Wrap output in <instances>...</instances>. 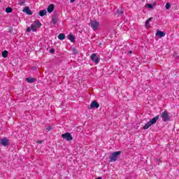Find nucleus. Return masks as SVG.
Masks as SVG:
<instances>
[{
	"label": "nucleus",
	"mask_w": 179,
	"mask_h": 179,
	"mask_svg": "<svg viewBox=\"0 0 179 179\" xmlns=\"http://www.w3.org/2000/svg\"><path fill=\"white\" fill-rule=\"evenodd\" d=\"M50 52H51L52 54H54L55 52V50L50 49Z\"/></svg>",
	"instance_id": "26"
},
{
	"label": "nucleus",
	"mask_w": 179,
	"mask_h": 179,
	"mask_svg": "<svg viewBox=\"0 0 179 179\" xmlns=\"http://www.w3.org/2000/svg\"><path fill=\"white\" fill-rule=\"evenodd\" d=\"M68 38L70 40V41H75V36H73L72 34H69L68 36Z\"/></svg>",
	"instance_id": "19"
},
{
	"label": "nucleus",
	"mask_w": 179,
	"mask_h": 179,
	"mask_svg": "<svg viewBox=\"0 0 179 179\" xmlns=\"http://www.w3.org/2000/svg\"><path fill=\"white\" fill-rule=\"evenodd\" d=\"M99 107H100V104L96 101H93L90 104V108H99Z\"/></svg>",
	"instance_id": "7"
},
{
	"label": "nucleus",
	"mask_w": 179,
	"mask_h": 179,
	"mask_svg": "<svg viewBox=\"0 0 179 179\" xmlns=\"http://www.w3.org/2000/svg\"><path fill=\"white\" fill-rule=\"evenodd\" d=\"M120 155H121V151L113 152L109 157L110 162H117V159H118V156H120Z\"/></svg>",
	"instance_id": "3"
},
{
	"label": "nucleus",
	"mask_w": 179,
	"mask_h": 179,
	"mask_svg": "<svg viewBox=\"0 0 179 179\" xmlns=\"http://www.w3.org/2000/svg\"><path fill=\"white\" fill-rule=\"evenodd\" d=\"M91 59L92 61H94L95 64H99V62H100V59L97 57V55H96L95 53H93L91 55Z\"/></svg>",
	"instance_id": "6"
},
{
	"label": "nucleus",
	"mask_w": 179,
	"mask_h": 179,
	"mask_svg": "<svg viewBox=\"0 0 179 179\" xmlns=\"http://www.w3.org/2000/svg\"><path fill=\"white\" fill-rule=\"evenodd\" d=\"M1 55L3 58H6L8 57V50H4L2 53Z\"/></svg>",
	"instance_id": "20"
},
{
	"label": "nucleus",
	"mask_w": 179,
	"mask_h": 179,
	"mask_svg": "<svg viewBox=\"0 0 179 179\" xmlns=\"http://www.w3.org/2000/svg\"><path fill=\"white\" fill-rule=\"evenodd\" d=\"M22 12L24 13H27V15H33V12H31V10H30V8L29 6H26L23 10Z\"/></svg>",
	"instance_id": "8"
},
{
	"label": "nucleus",
	"mask_w": 179,
	"mask_h": 179,
	"mask_svg": "<svg viewBox=\"0 0 179 179\" xmlns=\"http://www.w3.org/2000/svg\"><path fill=\"white\" fill-rule=\"evenodd\" d=\"M161 118H162V121L164 122H167V121H170V116H169V112L167 110H164L161 114Z\"/></svg>",
	"instance_id": "2"
},
{
	"label": "nucleus",
	"mask_w": 179,
	"mask_h": 179,
	"mask_svg": "<svg viewBox=\"0 0 179 179\" xmlns=\"http://www.w3.org/2000/svg\"><path fill=\"white\" fill-rule=\"evenodd\" d=\"M100 26V24H99V22L97 21H92L91 22V27L94 30H97Z\"/></svg>",
	"instance_id": "5"
},
{
	"label": "nucleus",
	"mask_w": 179,
	"mask_h": 179,
	"mask_svg": "<svg viewBox=\"0 0 179 179\" xmlns=\"http://www.w3.org/2000/svg\"><path fill=\"white\" fill-rule=\"evenodd\" d=\"M62 138H63V139H66L67 142H69L73 139V138L72 137V135H71V133L69 132L62 134Z\"/></svg>",
	"instance_id": "4"
},
{
	"label": "nucleus",
	"mask_w": 179,
	"mask_h": 179,
	"mask_svg": "<svg viewBox=\"0 0 179 179\" xmlns=\"http://www.w3.org/2000/svg\"><path fill=\"white\" fill-rule=\"evenodd\" d=\"M38 143H42V141H38Z\"/></svg>",
	"instance_id": "32"
},
{
	"label": "nucleus",
	"mask_w": 179,
	"mask_h": 179,
	"mask_svg": "<svg viewBox=\"0 0 179 179\" xmlns=\"http://www.w3.org/2000/svg\"><path fill=\"white\" fill-rule=\"evenodd\" d=\"M6 13H12V12H13V9L10 7H8L6 8Z\"/></svg>",
	"instance_id": "18"
},
{
	"label": "nucleus",
	"mask_w": 179,
	"mask_h": 179,
	"mask_svg": "<svg viewBox=\"0 0 179 179\" xmlns=\"http://www.w3.org/2000/svg\"><path fill=\"white\" fill-rule=\"evenodd\" d=\"M0 143L3 146H8L9 145V141L6 138H3L1 140Z\"/></svg>",
	"instance_id": "9"
},
{
	"label": "nucleus",
	"mask_w": 179,
	"mask_h": 179,
	"mask_svg": "<svg viewBox=\"0 0 179 179\" xmlns=\"http://www.w3.org/2000/svg\"><path fill=\"white\" fill-rule=\"evenodd\" d=\"M116 16H117V17H120V16H123L124 15V10H117L116 11Z\"/></svg>",
	"instance_id": "13"
},
{
	"label": "nucleus",
	"mask_w": 179,
	"mask_h": 179,
	"mask_svg": "<svg viewBox=\"0 0 179 179\" xmlns=\"http://www.w3.org/2000/svg\"><path fill=\"white\" fill-rule=\"evenodd\" d=\"M73 52H75V54H78V50L75 48H73Z\"/></svg>",
	"instance_id": "28"
},
{
	"label": "nucleus",
	"mask_w": 179,
	"mask_h": 179,
	"mask_svg": "<svg viewBox=\"0 0 179 179\" xmlns=\"http://www.w3.org/2000/svg\"><path fill=\"white\" fill-rule=\"evenodd\" d=\"M27 31L28 33H30V31H31V28L27 27Z\"/></svg>",
	"instance_id": "25"
},
{
	"label": "nucleus",
	"mask_w": 179,
	"mask_h": 179,
	"mask_svg": "<svg viewBox=\"0 0 179 179\" xmlns=\"http://www.w3.org/2000/svg\"><path fill=\"white\" fill-rule=\"evenodd\" d=\"M52 22L53 24H57V23H58V17H57V15H53L52 17Z\"/></svg>",
	"instance_id": "12"
},
{
	"label": "nucleus",
	"mask_w": 179,
	"mask_h": 179,
	"mask_svg": "<svg viewBox=\"0 0 179 179\" xmlns=\"http://www.w3.org/2000/svg\"><path fill=\"white\" fill-rule=\"evenodd\" d=\"M55 8V7L54 6V4H50L47 8L48 13H52V12H54Z\"/></svg>",
	"instance_id": "10"
},
{
	"label": "nucleus",
	"mask_w": 179,
	"mask_h": 179,
	"mask_svg": "<svg viewBox=\"0 0 179 179\" xmlns=\"http://www.w3.org/2000/svg\"><path fill=\"white\" fill-rule=\"evenodd\" d=\"M156 36H159V38H162V37H164V36H166V34L162 31H157Z\"/></svg>",
	"instance_id": "11"
},
{
	"label": "nucleus",
	"mask_w": 179,
	"mask_h": 179,
	"mask_svg": "<svg viewBox=\"0 0 179 179\" xmlns=\"http://www.w3.org/2000/svg\"><path fill=\"white\" fill-rule=\"evenodd\" d=\"M26 80L28 83H34V82H36V78H27Z\"/></svg>",
	"instance_id": "15"
},
{
	"label": "nucleus",
	"mask_w": 179,
	"mask_h": 179,
	"mask_svg": "<svg viewBox=\"0 0 179 179\" xmlns=\"http://www.w3.org/2000/svg\"><path fill=\"white\" fill-rule=\"evenodd\" d=\"M152 19H153V17H150V18H148L147 20H148V22H151V21H152Z\"/></svg>",
	"instance_id": "29"
},
{
	"label": "nucleus",
	"mask_w": 179,
	"mask_h": 179,
	"mask_svg": "<svg viewBox=\"0 0 179 179\" xmlns=\"http://www.w3.org/2000/svg\"><path fill=\"white\" fill-rule=\"evenodd\" d=\"M76 0H70L71 3H73V2H75Z\"/></svg>",
	"instance_id": "30"
},
{
	"label": "nucleus",
	"mask_w": 179,
	"mask_h": 179,
	"mask_svg": "<svg viewBox=\"0 0 179 179\" xmlns=\"http://www.w3.org/2000/svg\"><path fill=\"white\" fill-rule=\"evenodd\" d=\"M145 6L147 8H149L150 9H153V6H152V4H150V3L146 4Z\"/></svg>",
	"instance_id": "23"
},
{
	"label": "nucleus",
	"mask_w": 179,
	"mask_h": 179,
	"mask_svg": "<svg viewBox=\"0 0 179 179\" xmlns=\"http://www.w3.org/2000/svg\"><path fill=\"white\" fill-rule=\"evenodd\" d=\"M31 30H32V31H37V26L35 24H31Z\"/></svg>",
	"instance_id": "16"
},
{
	"label": "nucleus",
	"mask_w": 179,
	"mask_h": 179,
	"mask_svg": "<svg viewBox=\"0 0 179 179\" xmlns=\"http://www.w3.org/2000/svg\"><path fill=\"white\" fill-rule=\"evenodd\" d=\"M51 129H52V127H51V126H48V127L46 128V131H51Z\"/></svg>",
	"instance_id": "24"
},
{
	"label": "nucleus",
	"mask_w": 179,
	"mask_h": 179,
	"mask_svg": "<svg viewBox=\"0 0 179 179\" xmlns=\"http://www.w3.org/2000/svg\"><path fill=\"white\" fill-rule=\"evenodd\" d=\"M0 2H1V0H0Z\"/></svg>",
	"instance_id": "34"
},
{
	"label": "nucleus",
	"mask_w": 179,
	"mask_h": 179,
	"mask_svg": "<svg viewBox=\"0 0 179 179\" xmlns=\"http://www.w3.org/2000/svg\"><path fill=\"white\" fill-rule=\"evenodd\" d=\"M47 15V10H41L39 11V16L43 17V16H45Z\"/></svg>",
	"instance_id": "14"
},
{
	"label": "nucleus",
	"mask_w": 179,
	"mask_h": 179,
	"mask_svg": "<svg viewBox=\"0 0 179 179\" xmlns=\"http://www.w3.org/2000/svg\"><path fill=\"white\" fill-rule=\"evenodd\" d=\"M132 52L130 50L129 52V54H131Z\"/></svg>",
	"instance_id": "33"
},
{
	"label": "nucleus",
	"mask_w": 179,
	"mask_h": 179,
	"mask_svg": "<svg viewBox=\"0 0 179 179\" xmlns=\"http://www.w3.org/2000/svg\"><path fill=\"white\" fill-rule=\"evenodd\" d=\"M165 8H166V9H167V10H169L171 8V4H170V3H167L165 5Z\"/></svg>",
	"instance_id": "22"
},
{
	"label": "nucleus",
	"mask_w": 179,
	"mask_h": 179,
	"mask_svg": "<svg viewBox=\"0 0 179 179\" xmlns=\"http://www.w3.org/2000/svg\"><path fill=\"white\" fill-rule=\"evenodd\" d=\"M36 67H33V71H36Z\"/></svg>",
	"instance_id": "31"
},
{
	"label": "nucleus",
	"mask_w": 179,
	"mask_h": 179,
	"mask_svg": "<svg viewBox=\"0 0 179 179\" xmlns=\"http://www.w3.org/2000/svg\"><path fill=\"white\" fill-rule=\"evenodd\" d=\"M159 116L157 115L155 116L154 118L151 119L147 124H145L143 129H148V128H150V127H152V125L156 124V122H157V120H159Z\"/></svg>",
	"instance_id": "1"
},
{
	"label": "nucleus",
	"mask_w": 179,
	"mask_h": 179,
	"mask_svg": "<svg viewBox=\"0 0 179 179\" xmlns=\"http://www.w3.org/2000/svg\"><path fill=\"white\" fill-rule=\"evenodd\" d=\"M148 24H149V22H148V20H147L145 21V27H148Z\"/></svg>",
	"instance_id": "27"
},
{
	"label": "nucleus",
	"mask_w": 179,
	"mask_h": 179,
	"mask_svg": "<svg viewBox=\"0 0 179 179\" xmlns=\"http://www.w3.org/2000/svg\"><path fill=\"white\" fill-rule=\"evenodd\" d=\"M58 38H59V40H62V41L65 40V34H59Z\"/></svg>",
	"instance_id": "17"
},
{
	"label": "nucleus",
	"mask_w": 179,
	"mask_h": 179,
	"mask_svg": "<svg viewBox=\"0 0 179 179\" xmlns=\"http://www.w3.org/2000/svg\"><path fill=\"white\" fill-rule=\"evenodd\" d=\"M34 24H36V26H38V27H41V26H43V24H41V22H40V21H35Z\"/></svg>",
	"instance_id": "21"
}]
</instances>
